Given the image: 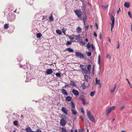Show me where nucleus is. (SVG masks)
<instances>
[{"label":"nucleus","instance_id":"1","mask_svg":"<svg viewBox=\"0 0 132 132\" xmlns=\"http://www.w3.org/2000/svg\"><path fill=\"white\" fill-rule=\"evenodd\" d=\"M87 116L90 120L94 123H95V120L94 117L91 113L89 111L87 110Z\"/></svg>","mask_w":132,"mask_h":132},{"label":"nucleus","instance_id":"2","mask_svg":"<svg viewBox=\"0 0 132 132\" xmlns=\"http://www.w3.org/2000/svg\"><path fill=\"white\" fill-rule=\"evenodd\" d=\"M61 116L62 117V118L61 120L60 123L62 126H64L66 124V122L65 121L66 117L64 115H62Z\"/></svg>","mask_w":132,"mask_h":132},{"label":"nucleus","instance_id":"3","mask_svg":"<svg viewBox=\"0 0 132 132\" xmlns=\"http://www.w3.org/2000/svg\"><path fill=\"white\" fill-rule=\"evenodd\" d=\"M74 12L79 18H81L82 13L80 10L78 9L75 10L74 11Z\"/></svg>","mask_w":132,"mask_h":132},{"label":"nucleus","instance_id":"4","mask_svg":"<svg viewBox=\"0 0 132 132\" xmlns=\"http://www.w3.org/2000/svg\"><path fill=\"white\" fill-rule=\"evenodd\" d=\"M115 108L116 107L114 106H112L108 108L106 111V112L105 113V115L106 116L108 115L109 113H110L112 110L115 109Z\"/></svg>","mask_w":132,"mask_h":132},{"label":"nucleus","instance_id":"5","mask_svg":"<svg viewBox=\"0 0 132 132\" xmlns=\"http://www.w3.org/2000/svg\"><path fill=\"white\" fill-rule=\"evenodd\" d=\"M110 18L111 20L112 21V23L111 24V31L112 32V29L114 27V24L115 18H114V17L112 15H110Z\"/></svg>","mask_w":132,"mask_h":132},{"label":"nucleus","instance_id":"6","mask_svg":"<svg viewBox=\"0 0 132 132\" xmlns=\"http://www.w3.org/2000/svg\"><path fill=\"white\" fill-rule=\"evenodd\" d=\"M76 55L78 57L83 59L84 57V56L80 52H76Z\"/></svg>","mask_w":132,"mask_h":132},{"label":"nucleus","instance_id":"7","mask_svg":"<svg viewBox=\"0 0 132 132\" xmlns=\"http://www.w3.org/2000/svg\"><path fill=\"white\" fill-rule=\"evenodd\" d=\"M84 96L81 95L79 97V99L82 101L83 104L84 105L86 104V102L84 97Z\"/></svg>","mask_w":132,"mask_h":132},{"label":"nucleus","instance_id":"8","mask_svg":"<svg viewBox=\"0 0 132 132\" xmlns=\"http://www.w3.org/2000/svg\"><path fill=\"white\" fill-rule=\"evenodd\" d=\"M86 5L84 3L82 4V5L81 7L82 8L81 10L83 12H86Z\"/></svg>","mask_w":132,"mask_h":132},{"label":"nucleus","instance_id":"9","mask_svg":"<svg viewBox=\"0 0 132 132\" xmlns=\"http://www.w3.org/2000/svg\"><path fill=\"white\" fill-rule=\"evenodd\" d=\"M72 93L74 95L76 96H78L79 95L78 91V90L74 89H72Z\"/></svg>","mask_w":132,"mask_h":132},{"label":"nucleus","instance_id":"10","mask_svg":"<svg viewBox=\"0 0 132 132\" xmlns=\"http://www.w3.org/2000/svg\"><path fill=\"white\" fill-rule=\"evenodd\" d=\"M81 72L82 73H85L87 74L88 73V72L85 68H84L81 69Z\"/></svg>","mask_w":132,"mask_h":132},{"label":"nucleus","instance_id":"11","mask_svg":"<svg viewBox=\"0 0 132 132\" xmlns=\"http://www.w3.org/2000/svg\"><path fill=\"white\" fill-rule=\"evenodd\" d=\"M61 111L66 115L67 114L68 111L64 107H62L61 109Z\"/></svg>","mask_w":132,"mask_h":132},{"label":"nucleus","instance_id":"12","mask_svg":"<svg viewBox=\"0 0 132 132\" xmlns=\"http://www.w3.org/2000/svg\"><path fill=\"white\" fill-rule=\"evenodd\" d=\"M61 91H62V93L63 95L66 96H67L68 95L65 89H62Z\"/></svg>","mask_w":132,"mask_h":132},{"label":"nucleus","instance_id":"13","mask_svg":"<svg viewBox=\"0 0 132 132\" xmlns=\"http://www.w3.org/2000/svg\"><path fill=\"white\" fill-rule=\"evenodd\" d=\"M76 30L77 33L78 34L81 33V28L79 27H78L76 29Z\"/></svg>","mask_w":132,"mask_h":132},{"label":"nucleus","instance_id":"14","mask_svg":"<svg viewBox=\"0 0 132 132\" xmlns=\"http://www.w3.org/2000/svg\"><path fill=\"white\" fill-rule=\"evenodd\" d=\"M53 71L51 69H48L46 71V73L48 75H50L52 74Z\"/></svg>","mask_w":132,"mask_h":132},{"label":"nucleus","instance_id":"15","mask_svg":"<svg viewBox=\"0 0 132 132\" xmlns=\"http://www.w3.org/2000/svg\"><path fill=\"white\" fill-rule=\"evenodd\" d=\"M15 15H12L10 17V21H14L15 19Z\"/></svg>","mask_w":132,"mask_h":132},{"label":"nucleus","instance_id":"16","mask_svg":"<svg viewBox=\"0 0 132 132\" xmlns=\"http://www.w3.org/2000/svg\"><path fill=\"white\" fill-rule=\"evenodd\" d=\"M71 112H72V113L74 115H76L77 114V112L75 110V109H71Z\"/></svg>","mask_w":132,"mask_h":132},{"label":"nucleus","instance_id":"17","mask_svg":"<svg viewBox=\"0 0 132 132\" xmlns=\"http://www.w3.org/2000/svg\"><path fill=\"white\" fill-rule=\"evenodd\" d=\"M60 130L62 132H67L66 129L64 128L60 127Z\"/></svg>","mask_w":132,"mask_h":132},{"label":"nucleus","instance_id":"18","mask_svg":"<svg viewBox=\"0 0 132 132\" xmlns=\"http://www.w3.org/2000/svg\"><path fill=\"white\" fill-rule=\"evenodd\" d=\"M65 50L68 51L70 53H72L74 51L73 50V49H71L70 48H67Z\"/></svg>","mask_w":132,"mask_h":132},{"label":"nucleus","instance_id":"19","mask_svg":"<svg viewBox=\"0 0 132 132\" xmlns=\"http://www.w3.org/2000/svg\"><path fill=\"white\" fill-rule=\"evenodd\" d=\"M130 6V5L129 3L127 2H126L124 4V6L127 8L129 7Z\"/></svg>","mask_w":132,"mask_h":132},{"label":"nucleus","instance_id":"20","mask_svg":"<svg viewBox=\"0 0 132 132\" xmlns=\"http://www.w3.org/2000/svg\"><path fill=\"white\" fill-rule=\"evenodd\" d=\"M116 84L114 86V87L110 90V92L111 93H113L114 92L116 88Z\"/></svg>","mask_w":132,"mask_h":132},{"label":"nucleus","instance_id":"21","mask_svg":"<svg viewBox=\"0 0 132 132\" xmlns=\"http://www.w3.org/2000/svg\"><path fill=\"white\" fill-rule=\"evenodd\" d=\"M68 37L72 41L75 38L74 35L73 34L70 36H68Z\"/></svg>","mask_w":132,"mask_h":132},{"label":"nucleus","instance_id":"22","mask_svg":"<svg viewBox=\"0 0 132 132\" xmlns=\"http://www.w3.org/2000/svg\"><path fill=\"white\" fill-rule=\"evenodd\" d=\"M74 37L75 38L76 40L80 39L81 38L80 35H74Z\"/></svg>","mask_w":132,"mask_h":132},{"label":"nucleus","instance_id":"23","mask_svg":"<svg viewBox=\"0 0 132 132\" xmlns=\"http://www.w3.org/2000/svg\"><path fill=\"white\" fill-rule=\"evenodd\" d=\"M70 84L71 85L74 86H76V84L73 81H71L70 82Z\"/></svg>","mask_w":132,"mask_h":132},{"label":"nucleus","instance_id":"24","mask_svg":"<svg viewBox=\"0 0 132 132\" xmlns=\"http://www.w3.org/2000/svg\"><path fill=\"white\" fill-rule=\"evenodd\" d=\"M84 78L85 79L86 81L88 82V81L89 78V77L88 76L86 75H84Z\"/></svg>","mask_w":132,"mask_h":132},{"label":"nucleus","instance_id":"25","mask_svg":"<svg viewBox=\"0 0 132 132\" xmlns=\"http://www.w3.org/2000/svg\"><path fill=\"white\" fill-rule=\"evenodd\" d=\"M71 99V97L69 96H68L66 98V100L69 102L70 101Z\"/></svg>","mask_w":132,"mask_h":132},{"label":"nucleus","instance_id":"26","mask_svg":"<svg viewBox=\"0 0 132 132\" xmlns=\"http://www.w3.org/2000/svg\"><path fill=\"white\" fill-rule=\"evenodd\" d=\"M87 70H88V72H89L91 71V65L90 64L88 65H87Z\"/></svg>","mask_w":132,"mask_h":132},{"label":"nucleus","instance_id":"27","mask_svg":"<svg viewBox=\"0 0 132 132\" xmlns=\"http://www.w3.org/2000/svg\"><path fill=\"white\" fill-rule=\"evenodd\" d=\"M13 124L15 126H18L19 124L18 123V122L16 120L14 121L13 122Z\"/></svg>","mask_w":132,"mask_h":132},{"label":"nucleus","instance_id":"28","mask_svg":"<svg viewBox=\"0 0 132 132\" xmlns=\"http://www.w3.org/2000/svg\"><path fill=\"white\" fill-rule=\"evenodd\" d=\"M95 81L96 84L100 85V80L97 79V78H96Z\"/></svg>","mask_w":132,"mask_h":132},{"label":"nucleus","instance_id":"29","mask_svg":"<svg viewBox=\"0 0 132 132\" xmlns=\"http://www.w3.org/2000/svg\"><path fill=\"white\" fill-rule=\"evenodd\" d=\"M81 86L82 87V89H84L86 88V86L85 85V82H84L83 84L81 85Z\"/></svg>","mask_w":132,"mask_h":132},{"label":"nucleus","instance_id":"30","mask_svg":"<svg viewBox=\"0 0 132 132\" xmlns=\"http://www.w3.org/2000/svg\"><path fill=\"white\" fill-rule=\"evenodd\" d=\"M98 63L100 65V56L99 55H98Z\"/></svg>","mask_w":132,"mask_h":132},{"label":"nucleus","instance_id":"31","mask_svg":"<svg viewBox=\"0 0 132 132\" xmlns=\"http://www.w3.org/2000/svg\"><path fill=\"white\" fill-rule=\"evenodd\" d=\"M71 109H75V106L73 102H71Z\"/></svg>","mask_w":132,"mask_h":132},{"label":"nucleus","instance_id":"32","mask_svg":"<svg viewBox=\"0 0 132 132\" xmlns=\"http://www.w3.org/2000/svg\"><path fill=\"white\" fill-rule=\"evenodd\" d=\"M31 128L29 127H27L25 129V130L27 132H30L31 131Z\"/></svg>","mask_w":132,"mask_h":132},{"label":"nucleus","instance_id":"33","mask_svg":"<svg viewBox=\"0 0 132 132\" xmlns=\"http://www.w3.org/2000/svg\"><path fill=\"white\" fill-rule=\"evenodd\" d=\"M96 93V91H94V92H92L90 93V95L92 97H93L95 95Z\"/></svg>","mask_w":132,"mask_h":132},{"label":"nucleus","instance_id":"34","mask_svg":"<svg viewBox=\"0 0 132 132\" xmlns=\"http://www.w3.org/2000/svg\"><path fill=\"white\" fill-rule=\"evenodd\" d=\"M86 15L85 14V16L83 18L82 20L84 22V23H85L86 20Z\"/></svg>","mask_w":132,"mask_h":132},{"label":"nucleus","instance_id":"35","mask_svg":"<svg viewBox=\"0 0 132 132\" xmlns=\"http://www.w3.org/2000/svg\"><path fill=\"white\" fill-rule=\"evenodd\" d=\"M9 26L8 24H5L4 26V28L5 29H7L9 28Z\"/></svg>","mask_w":132,"mask_h":132},{"label":"nucleus","instance_id":"36","mask_svg":"<svg viewBox=\"0 0 132 132\" xmlns=\"http://www.w3.org/2000/svg\"><path fill=\"white\" fill-rule=\"evenodd\" d=\"M72 41H68L66 43V45H71L72 44Z\"/></svg>","mask_w":132,"mask_h":132},{"label":"nucleus","instance_id":"37","mask_svg":"<svg viewBox=\"0 0 132 132\" xmlns=\"http://www.w3.org/2000/svg\"><path fill=\"white\" fill-rule=\"evenodd\" d=\"M42 36L41 34L40 33H38L36 34V36L38 38H40Z\"/></svg>","mask_w":132,"mask_h":132},{"label":"nucleus","instance_id":"38","mask_svg":"<svg viewBox=\"0 0 132 132\" xmlns=\"http://www.w3.org/2000/svg\"><path fill=\"white\" fill-rule=\"evenodd\" d=\"M49 19L51 21H52L53 20V19L52 15H50V16L49 17Z\"/></svg>","mask_w":132,"mask_h":132},{"label":"nucleus","instance_id":"39","mask_svg":"<svg viewBox=\"0 0 132 132\" xmlns=\"http://www.w3.org/2000/svg\"><path fill=\"white\" fill-rule=\"evenodd\" d=\"M80 43L82 45H84L85 44V43L84 42V41L82 39L80 42Z\"/></svg>","mask_w":132,"mask_h":132},{"label":"nucleus","instance_id":"40","mask_svg":"<svg viewBox=\"0 0 132 132\" xmlns=\"http://www.w3.org/2000/svg\"><path fill=\"white\" fill-rule=\"evenodd\" d=\"M35 132H42V130L39 128L37 129Z\"/></svg>","mask_w":132,"mask_h":132},{"label":"nucleus","instance_id":"41","mask_svg":"<svg viewBox=\"0 0 132 132\" xmlns=\"http://www.w3.org/2000/svg\"><path fill=\"white\" fill-rule=\"evenodd\" d=\"M92 54L91 52H88L87 53V55L88 56H90Z\"/></svg>","mask_w":132,"mask_h":132},{"label":"nucleus","instance_id":"42","mask_svg":"<svg viewBox=\"0 0 132 132\" xmlns=\"http://www.w3.org/2000/svg\"><path fill=\"white\" fill-rule=\"evenodd\" d=\"M128 14L129 16L130 17V18H132V16L131 13L130 12H128Z\"/></svg>","mask_w":132,"mask_h":132},{"label":"nucleus","instance_id":"43","mask_svg":"<svg viewBox=\"0 0 132 132\" xmlns=\"http://www.w3.org/2000/svg\"><path fill=\"white\" fill-rule=\"evenodd\" d=\"M90 46H91L90 44L89 43H88L87 44V47L88 48H89L90 47Z\"/></svg>","mask_w":132,"mask_h":132},{"label":"nucleus","instance_id":"44","mask_svg":"<svg viewBox=\"0 0 132 132\" xmlns=\"http://www.w3.org/2000/svg\"><path fill=\"white\" fill-rule=\"evenodd\" d=\"M91 46H92V50H94L95 49V47H94V46L93 45V44H92L91 45Z\"/></svg>","mask_w":132,"mask_h":132},{"label":"nucleus","instance_id":"45","mask_svg":"<svg viewBox=\"0 0 132 132\" xmlns=\"http://www.w3.org/2000/svg\"><path fill=\"white\" fill-rule=\"evenodd\" d=\"M117 43H118V44H117V49H119V46H120V44H119V41H118L117 42Z\"/></svg>","mask_w":132,"mask_h":132},{"label":"nucleus","instance_id":"46","mask_svg":"<svg viewBox=\"0 0 132 132\" xmlns=\"http://www.w3.org/2000/svg\"><path fill=\"white\" fill-rule=\"evenodd\" d=\"M108 5H105L104 6H103L102 5V7H104V9H106V8H107L108 7Z\"/></svg>","mask_w":132,"mask_h":132},{"label":"nucleus","instance_id":"47","mask_svg":"<svg viewBox=\"0 0 132 132\" xmlns=\"http://www.w3.org/2000/svg\"><path fill=\"white\" fill-rule=\"evenodd\" d=\"M65 87H70V86L69 84L66 85H65Z\"/></svg>","mask_w":132,"mask_h":132},{"label":"nucleus","instance_id":"48","mask_svg":"<svg viewBox=\"0 0 132 132\" xmlns=\"http://www.w3.org/2000/svg\"><path fill=\"white\" fill-rule=\"evenodd\" d=\"M120 11H121V10H120V7H119V10L117 12V13L118 14L119 12H120Z\"/></svg>","mask_w":132,"mask_h":132},{"label":"nucleus","instance_id":"49","mask_svg":"<svg viewBox=\"0 0 132 132\" xmlns=\"http://www.w3.org/2000/svg\"><path fill=\"white\" fill-rule=\"evenodd\" d=\"M94 35L95 37H97V34L95 32H94Z\"/></svg>","mask_w":132,"mask_h":132},{"label":"nucleus","instance_id":"50","mask_svg":"<svg viewBox=\"0 0 132 132\" xmlns=\"http://www.w3.org/2000/svg\"><path fill=\"white\" fill-rule=\"evenodd\" d=\"M81 112L83 114H84V111L82 108H81Z\"/></svg>","mask_w":132,"mask_h":132},{"label":"nucleus","instance_id":"51","mask_svg":"<svg viewBox=\"0 0 132 132\" xmlns=\"http://www.w3.org/2000/svg\"><path fill=\"white\" fill-rule=\"evenodd\" d=\"M62 34V32L60 30H58V35H61Z\"/></svg>","mask_w":132,"mask_h":132},{"label":"nucleus","instance_id":"52","mask_svg":"<svg viewBox=\"0 0 132 132\" xmlns=\"http://www.w3.org/2000/svg\"><path fill=\"white\" fill-rule=\"evenodd\" d=\"M99 38L100 39H101L102 38L101 34V33H100V34L99 36Z\"/></svg>","mask_w":132,"mask_h":132},{"label":"nucleus","instance_id":"53","mask_svg":"<svg viewBox=\"0 0 132 132\" xmlns=\"http://www.w3.org/2000/svg\"><path fill=\"white\" fill-rule=\"evenodd\" d=\"M124 107H125L124 106H122L120 110L121 111L122 110V109L124 108Z\"/></svg>","mask_w":132,"mask_h":132},{"label":"nucleus","instance_id":"54","mask_svg":"<svg viewBox=\"0 0 132 132\" xmlns=\"http://www.w3.org/2000/svg\"><path fill=\"white\" fill-rule=\"evenodd\" d=\"M83 129H80L79 130V132H83Z\"/></svg>","mask_w":132,"mask_h":132},{"label":"nucleus","instance_id":"55","mask_svg":"<svg viewBox=\"0 0 132 132\" xmlns=\"http://www.w3.org/2000/svg\"><path fill=\"white\" fill-rule=\"evenodd\" d=\"M109 57V54H107L106 55V58H108V57Z\"/></svg>","mask_w":132,"mask_h":132},{"label":"nucleus","instance_id":"56","mask_svg":"<svg viewBox=\"0 0 132 132\" xmlns=\"http://www.w3.org/2000/svg\"><path fill=\"white\" fill-rule=\"evenodd\" d=\"M95 24L96 26L97 27V29H98V26H97V23H95Z\"/></svg>","mask_w":132,"mask_h":132},{"label":"nucleus","instance_id":"57","mask_svg":"<svg viewBox=\"0 0 132 132\" xmlns=\"http://www.w3.org/2000/svg\"><path fill=\"white\" fill-rule=\"evenodd\" d=\"M80 118L81 119V120H83V118L82 116H81L80 117Z\"/></svg>","mask_w":132,"mask_h":132},{"label":"nucleus","instance_id":"58","mask_svg":"<svg viewBox=\"0 0 132 132\" xmlns=\"http://www.w3.org/2000/svg\"><path fill=\"white\" fill-rule=\"evenodd\" d=\"M88 26L87 25V26L85 27L86 28V29H87L88 28Z\"/></svg>","mask_w":132,"mask_h":132},{"label":"nucleus","instance_id":"59","mask_svg":"<svg viewBox=\"0 0 132 132\" xmlns=\"http://www.w3.org/2000/svg\"><path fill=\"white\" fill-rule=\"evenodd\" d=\"M61 76L60 72L58 73V77H60Z\"/></svg>","mask_w":132,"mask_h":132},{"label":"nucleus","instance_id":"60","mask_svg":"<svg viewBox=\"0 0 132 132\" xmlns=\"http://www.w3.org/2000/svg\"><path fill=\"white\" fill-rule=\"evenodd\" d=\"M131 31L132 32V22L131 23Z\"/></svg>","mask_w":132,"mask_h":132},{"label":"nucleus","instance_id":"61","mask_svg":"<svg viewBox=\"0 0 132 132\" xmlns=\"http://www.w3.org/2000/svg\"><path fill=\"white\" fill-rule=\"evenodd\" d=\"M98 75L100 76V72H98Z\"/></svg>","mask_w":132,"mask_h":132},{"label":"nucleus","instance_id":"62","mask_svg":"<svg viewBox=\"0 0 132 132\" xmlns=\"http://www.w3.org/2000/svg\"><path fill=\"white\" fill-rule=\"evenodd\" d=\"M94 65L93 66V74L94 73Z\"/></svg>","mask_w":132,"mask_h":132},{"label":"nucleus","instance_id":"63","mask_svg":"<svg viewBox=\"0 0 132 132\" xmlns=\"http://www.w3.org/2000/svg\"><path fill=\"white\" fill-rule=\"evenodd\" d=\"M129 86L131 88H132V85L131 84H129Z\"/></svg>","mask_w":132,"mask_h":132},{"label":"nucleus","instance_id":"64","mask_svg":"<svg viewBox=\"0 0 132 132\" xmlns=\"http://www.w3.org/2000/svg\"><path fill=\"white\" fill-rule=\"evenodd\" d=\"M85 41L86 42H88V39L87 38H86L85 39Z\"/></svg>","mask_w":132,"mask_h":132}]
</instances>
